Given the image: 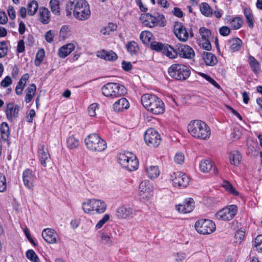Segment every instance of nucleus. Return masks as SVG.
Segmentation results:
<instances>
[{
  "mask_svg": "<svg viewBox=\"0 0 262 262\" xmlns=\"http://www.w3.org/2000/svg\"><path fill=\"white\" fill-rule=\"evenodd\" d=\"M66 15L70 16L73 13L74 17L79 20H85L91 16V10L88 2L84 0H69L66 7Z\"/></svg>",
  "mask_w": 262,
  "mask_h": 262,
  "instance_id": "f257e3e1",
  "label": "nucleus"
},
{
  "mask_svg": "<svg viewBox=\"0 0 262 262\" xmlns=\"http://www.w3.org/2000/svg\"><path fill=\"white\" fill-rule=\"evenodd\" d=\"M141 101L144 107L154 114H161L164 111V103L155 95L145 94L141 97Z\"/></svg>",
  "mask_w": 262,
  "mask_h": 262,
  "instance_id": "f03ea898",
  "label": "nucleus"
},
{
  "mask_svg": "<svg viewBox=\"0 0 262 262\" xmlns=\"http://www.w3.org/2000/svg\"><path fill=\"white\" fill-rule=\"evenodd\" d=\"M187 129L192 137L201 140H207L211 135L209 127L199 120L191 121L188 125Z\"/></svg>",
  "mask_w": 262,
  "mask_h": 262,
  "instance_id": "7ed1b4c3",
  "label": "nucleus"
},
{
  "mask_svg": "<svg viewBox=\"0 0 262 262\" xmlns=\"http://www.w3.org/2000/svg\"><path fill=\"white\" fill-rule=\"evenodd\" d=\"M102 94L111 99L121 97L127 93L126 88L121 84L115 82H108L101 89Z\"/></svg>",
  "mask_w": 262,
  "mask_h": 262,
  "instance_id": "20e7f679",
  "label": "nucleus"
},
{
  "mask_svg": "<svg viewBox=\"0 0 262 262\" xmlns=\"http://www.w3.org/2000/svg\"><path fill=\"white\" fill-rule=\"evenodd\" d=\"M106 209V204L100 200L91 199L82 203L83 210L89 214H101Z\"/></svg>",
  "mask_w": 262,
  "mask_h": 262,
  "instance_id": "39448f33",
  "label": "nucleus"
},
{
  "mask_svg": "<svg viewBox=\"0 0 262 262\" xmlns=\"http://www.w3.org/2000/svg\"><path fill=\"white\" fill-rule=\"evenodd\" d=\"M169 75L176 79L184 80L187 79L190 74L189 68L181 64H173L168 69Z\"/></svg>",
  "mask_w": 262,
  "mask_h": 262,
  "instance_id": "423d86ee",
  "label": "nucleus"
},
{
  "mask_svg": "<svg viewBox=\"0 0 262 262\" xmlns=\"http://www.w3.org/2000/svg\"><path fill=\"white\" fill-rule=\"evenodd\" d=\"M85 143L87 148L95 151H102L106 147V143L97 134H90L85 139Z\"/></svg>",
  "mask_w": 262,
  "mask_h": 262,
  "instance_id": "0eeeda50",
  "label": "nucleus"
},
{
  "mask_svg": "<svg viewBox=\"0 0 262 262\" xmlns=\"http://www.w3.org/2000/svg\"><path fill=\"white\" fill-rule=\"evenodd\" d=\"M118 161L123 168L130 171L136 170L138 167V161L131 153L120 154Z\"/></svg>",
  "mask_w": 262,
  "mask_h": 262,
  "instance_id": "6e6552de",
  "label": "nucleus"
},
{
  "mask_svg": "<svg viewBox=\"0 0 262 262\" xmlns=\"http://www.w3.org/2000/svg\"><path fill=\"white\" fill-rule=\"evenodd\" d=\"M195 228L200 233L209 234L212 233L216 228L214 222L209 220H200L196 222Z\"/></svg>",
  "mask_w": 262,
  "mask_h": 262,
  "instance_id": "1a4fd4ad",
  "label": "nucleus"
},
{
  "mask_svg": "<svg viewBox=\"0 0 262 262\" xmlns=\"http://www.w3.org/2000/svg\"><path fill=\"white\" fill-rule=\"evenodd\" d=\"M237 210V207L236 205H229L217 212L215 214V217L219 220H231L236 214Z\"/></svg>",
  "mask_w": 262,
  "mask_h": 262,
  "instance_id": "9d476101",
  "label": "nucleus"
},
{
  "mask_svg": "<svg viewBox=\"0 0 262 262\" xmlns=\"http://www.w3.org/2000/svg\"><path fill=\"white\" fill-rule=\"evenodd\" d=\"M144 140L148 146L157 147L161 143V137L156 130L149 128L145 133Z\"/></svg>",
  "mask_w": 262,
  "mask_h": 262,
  "instance_id": "9b49d317",
  "label": "nucleus"
},
{
  "mask_svg": "<svg viewBox=\"0 0 262 262\" xmlns=\"http://www.w3.org/2000/svg\"><path fill=\"white\" fill-rule=\"evenodd\" d=\"M170 179L175 186L186 187L189 182V177L185 174L180 171L173 172L170 176Z\"/></svg>",
  "mask_w": 262,
  "mask_h": 262,
  "instance_id": "f8f14e48",
  "label": "nucleus"
},
{
  "mask_svg": "<svg viewBox=\"0 0 262 262\" xmlns=\"http://www.w3.org/2000/svg\"><path fill=\"white\" fill-rule=\"evenodd\" d=\"M135 214L136 210L128 206H120L116 211V216L121 219H131Z\"/></svg>",
  "mask_w": 262,
  "mask_h": 262,
  "instance_id": "ddd939ff",
  "label": "nucleus"
},
{
  "mask_svg": "<svg viewBox=\"0 0 262 262\" xmlns=\"http://www.w3.org/2000/svg\"><path fill=\"white\" fill-rule=\"evenodd\" d=\"M178 55L187 59H192L195 55L193 50L189 46L184 44L177 45Z\"/></svg>",
  "mask_w": 262,
  "mask_h": 262,
  "instance_id": "4468645a",
  "label": "nucleus"
},
{
  "mask_svg": "<svg viewBox=\"0 0 262 262\" xmlns=\"http://www.w3.org/2000/svg\"><path fill=\"white\" fill-rule=\"evenodd\" d=\"M19 110V106L17 104L14 103H7L5 111L7 119L11 122L15 120L18 117Z\"/></svg>",
  "mask_w": 262,
  "mask_h": 262,
  "instance_id": "2eb2a0df",
  "label": "nucleus"
},
{
  "mask_svg": "<svg viewBox=\"0 0 262 262\" xmlns=\"http://www.w3.org/2000/svg\"><path fill=\"white\" fill-rule=\"evenodd\" d=\"M174 33L178 39L185 42L189 37V34L185 27L181 23H177L174 26Z\"/></svg>",
  "mask_w": 262,
  "mask_h": 262,
  "instance_id": "dca6fc26",
  "label": "nucleus"
},
{
  "mask_svg": "<svg viewBox=\"0 0 262 262\" xmlns=\"http://www.w3.org/2000/svg\"><path fill=\"white\" fill-rule=\"evenodd\" d=\"M139 189L141 199L147 200L152 196L151 187L149 181L145 180L142 181L140 185Z\"/></svg>",
  "mask_w": 262,
  "mask_h": 262,
  "instance_id": "f3484780",
  "label": "nucleus"
},
{
  "mask_svg": "<svg viewBox=\"0 0 262 262\" xmlns=\"http://www.w3.org/2000/svg\"><path fill=\"white\" fill-rule=\"evenodd\" d=\"M177 210L182 213H188L191 212L194 207L193 199L189 198L186 199L182 204L176 206Z\"/></svg>",
  "mask_w": 262,
  "mask_h": 262,
  "instance_id": "a211bd4d",
  "label": "nucleus"
},
{
  "mask_svg": "<svg viewBox=\"0 0 262 262\" xmlns=\"http://www.w3.org/2000/svg\"><path fill=\"white\" fill-rule=\"evenodd\" d=\"M38 155L41 165L46 167L47 163L50 161L51 158L48 149L44 145H40L39 147Z\"/></svg>",
  "mask_w": 262,
  "mask_h": 262,
  "instance_id": "6ab92c4d",
  "label": "nucleus"
},
{
  "mask_svg": "<svg viewBox=\"0 0 262 262\" xmlns=\"http://www.w3.org/2000/svg\"><path fill=\"white\" fill-rule=\"evenodd\" d=\"M42 236L49 244H54L57 242V233L52 229H45L42 232Z\"/></svg>",
  "mask_w": 262,
  "mask_h": 262,
  "instance_id": "aec40b11",
  "label": "nucleus"
},
{
  "mask_svg": "<svg viewBox=\"0 0 262 262\" xmlns=\"http://www.w3.org/2000/svg\"><path fill=\"white\" fill-rule=\"evenodd\" d=\"M23 179L25 186L29 189L32 190L34 186V177L32 170L29 169L25 170L23 174Z\"/></svg>",
  "mask_w": 262,
  "mask_h": 262,
  "instance_id": "412c9836",
  "label": "nucleus"
},
{
  "mask_svg": "<svg viewBox=\"0 0 262 262\" xmlns=\"http://www.w3.org/2000/svg\"><path fill=\"white\" fill-rule=\"evenodd\" d=\"M129 106V102L125 98H121L113 104L114 111L118 112L127 109Z\"/></svg>",
  "mask_w": 262,
  "mask_h": 262,
  "instance_id": "4be33fe9",
  "label": "nucleus"
},
{
  "mask_svg": "<svg viewBox=\"0 0 262 262\" xmlns=\"http://www.w3.org/2000/svg\"><path fill=\"white\" fill-rule=\"evenodd\" d=\"M39 20L43 24H48L50 21V12L45 7L39 9Z\"/></svg>",
  "mask_w": 262,
  "mask_h": 262,
  "instance_id": "5701e85b",
  "label": "nucleus"
},
{
  "mask_svg": "<svg viewBox=\"0 0 262 262\" xmlns=\"http://www.w3.org/2000/svg\"><path fill=\"white\" fill-rule=\"evenodd\" d=\"M202 57L206 65L213 66L217 62L216 57L211 53L203 52Z\"/></svg>",
  "mask_w": 262,
  "mask_h": 262,
  "instance_id": "b1692460",
  "label": "nucleus"
},
{
  "mask_svg": "<svg viewBox=\"0 0 262 262\" xmlns=\"http://www.w3.org/2000/svg\"><path fill=\"white\" fill-rule=\"evenodd\" d=\"M97 56L106 60H114L117 58V54L112 51H106L103 50L98 51L97 53Z\"/></svg>",
  "mask_w": 262,
  "mask_h": 262,
  "instance_id": "393cba45",
  "label": "nucleus"
},
{
  "mask_svg": "<svg viewBox=\"0 0 262 262\" xmlns=\"http://www.w3.org/2000/svg\"><path fill=\"white\" fill-rule=\"evenodd\" d=\"M75 49L73 43H69L61 47L58 51V55L60 58H65L68 56Z\"/></svg>",
  "mask_w": 262,
  "mask_h": 262,
  "instance_id": "a878e982",
  "label": "nucleus"
},
{
  "mask_svg": "<svg viewBox=\"0 0 262 262\" xmlns=\"http://www.w3.org/2000/svg\"><path fill=\"white\" fill-rule=\"evenodd\" d=\"M141 19L145 25L149 27H154L156 26V18L155 15H152L149 13L142 15Z\"/></svg>",
  "mask_w": 262,
  "mask_h": 262,
  "instance_id": "bb28decb",
  "label": "nucleus"
},
{
  "mask_svg": "<svg viewBox=\"0 0 262 262\" xmlns=\"http://www.w3.org/2000/svg\"><path fill=\"white\" fill-rule=\"evenodd\" d=\"M36 87L35 84H32L28 87L26 91V95L25 97V101L27 103H29L35 94Z\"/></svg>",
  "mask_w": 262,
  "mask_h": 262,
  "instance_id": "cd10ccee",
  "label": "nucleus"
},
{
  "mask_svg": "<svg viewBox=\"0 0 262 262\" xmlns=\"http://www.w3.org/2000/svg\"><path fill=\"white\" fill-rule=\"evenodd\" d=\"M241 156L237 150H233L230 152L229 159L231 164L237 166L241 161Z\"/></svg>",
  "mask_w": 262,
  "mask_h": 262,
  "instance_id": "c85d7f7f",
  "label": "nucleus"
},
{
  "mask_svg": "<svg viewBox=\"0 0 262 262\" xmlns=\"http://www.w3.org/2000/svg\"><path fill=\"white\" fill-rule=\"evenodd\" d=\"M163 54L169 58H175L178 56V50L168 45H166Z\"/></svg>",
  "mask_w": 262,
  "mask_h": 262,
  "instance_id": "c756f323",
  "label": "nucleus"
},
{
  "mask_svg": "<svg viewBox=\"0 0 262 262\" xmlns=\"http://www.w3.org/2000/svg\"><path fill=\"white\" fill-rule=\"evenodd\" d=\"M212 168V163L209 160H202L200 163V169L203 172H208Z\"/></svg>",
  "mask_w": 262,
  "mask_h": 262,
  "instance_id": "7c9ffc66",
  "label": "nucleus"
},
{
  "mask_svg": "<svg viewBox=\"0 0 262 262\" xmlns=\"http://www.w3.org/2000/svg\"><path fill=\"white\" fill-rule=\"evenodd\" d=\"M229 44L231 52H234L239 50L242 45V41L238 38H233L229 41Z\"/></svg>",
  "mask_w": 262,
  "mask_h": 262,
  "instance_id": "2f4dec72",
  "label": "nucleus"
},
{
  "mask_svg": "<svg viewBox=\"0 0 262 262\" xmlns=\"http://www.w3.org/2000/svg\"><path fill=\"white\" fill-rule=\"evenodd\" d=\"M200 10L202 14L206 17H210L213 13L211 8L206 3H202L200 4Z\"/></svg>",
  "mask_w": 262,
  "mask_h": 262,
  "instance_id": "473e14b6",
  "label": "nucleus"
},
{
  "mask_svg": "<svg viewBox=\"0 0 262 262\" xmlns=\"http://www.w3.org/2000/svg\"><path fill=\"white\" fill-rule=\"evenodd\" d=\"M50 9L55 15L60 14V3L59 0H51L49 3Z\"/></svg>",
  "mask_w": 262,
  "mask_h": 262,
  "instance_id": "72a5a7b5",
  "label": "nucleus"
},
{
  "mask_svg": "<svg viewBox=\"0 0 262 262\" xmlns=\"http://www.w3.org/2000/svg\"><path fill=\"white\" fill-rule=\"evenodd\" d=\"M146 172L148 177L151 179L157 178L160 173L158 167L155 166H150L147 168Z\"/></svg>",
  "mask_w": 262,
  "mask_h": 262,
  "instance_id": "f704fd0d",
  "label": "nucleus"
},
{
  "mask_svg": "<svg viewBox=\"0 0 262 262\" xmlns=\"http://www.w3.org/2000/svg\"><path fill=\"white\" fill-rule=\"evenodd\" d=\"M38 8V5L37 2L33 0L31 1L28 4L27 7L28 13L29 15H34Z\"/></svg>",
  "mask_w": 262,
  "mask_h": 262,
  "instance_id": "c9c22d12",
  "label": "nucleus"
},
{
  "mask_svg": "<svg viewBox=\"0 0 262 262\" xmlns=\"http://www.w3.org/2000/svg\"><path fill=\"white\" fill-rule=\"evenodd\" d=\"M152 34L149 31H143L140 35V39L143 43L148 44L151 42Z\"/></svg>",
  "mask_w": 262,
  "mask_h": 262,
  "instance_id": "e433bc0d",
  "label": "nucleus"
},
{
  "mask_svg": "<svg viewBox=\"0 0 262 262\" xmlns=\"http://www.w3.org/2000/svg\"><path fill=\"white\" fill-rule=\"evenodd\" d=\"M223 187L230 193L234 195H238V192L235 190L233 185L228 181H225L222 184Z\"/></svg>",
  "mask_w": 262,
  "mask_h": 262,
  "instance_id": "4c0bfd02",
  "label": "nucleus"
},
{
  "mask_svg": "<svg viewBox=\"0 0 262 262\" xmlns=\"http://www.w3.org/2000/svg\"><path fill=\"white\" fill-rule=\"evenodd\" d=\"M67 145L69 148L74 149L77 148L79 145L78 140L76 139L74 136H72L67 139Z\"/></svg>",
  "mask_w": 262,
  "mask_h": 262,
  "instance_id": "58836bf2",
  "label": "nucleus"
},
{
  "mask_svg": "<svg viewBox=\"0 0 262 262\" xmlns=\"http://www.w3.org/2000/svg\"><path fill=\"white\" fill-rule=\"evenodd\" d=\"M1 132L2 138L6 140L9 136V128L8 124L6 122H3L1 126Z\"/></svg>",
  "mask_w": 262,
  "mask_h": 262,
  "instance_id": "ea45409f",
  "label": "nucleus"
},
{
  "mask_svg": "<svg viewBox=\"0 0 262 262\" xmlns=\"http://www.w3.org/2000/svg\"><path fill=\"white\" fill-rule=\"evenodd\" d=\"M156 26L159 25L161 27H164L166 24V20L164 16L160 13H157L155 14Z\"/></svg>",
  "mask_w": 262,
  "mask_h": 262,
  "instance_id": "a19ab883",
  "label": "nucleus"
},
{
  "mask_svg": "<svg viewBox=\"0 0 262 262\" xmlns=\"http://www.w3.org/2000/svg\"><path fill=\"white\" fill-rule=\"evenodd\" d=\"M165 44L161 42L153 41L150 43L151 49L153 50H155L157 52H162L163 53L165 47Z\"/></svg>",
  "mask_w": 262,
  "mask_h": 262,
  "instance_id": "79ce46f5",
  "label": "nucleus"
},
{
  "mask_svg": "<svg viewBox=\"0 0 262 262\" xmlns=\"http://www.w3.org/2000/svg\"><path fill=\"white\" fill-rule=\"evenodd\" d=\"M126 48L128 52H129L131 54H134L137 52L138 50V46L136 42L134 41H130L126 45Z\"/></svg>",
  "mask_w": 262,
  "mask_h": 262,
  "instance_id": "37998d69",
  "label": "nucleus"
},
{
  "mask_svg": "<svg viewBox=\"0 0 262 262\" xmlns=\"http://www.w3.org/2000/svg\"><path fill=\"white\" fill-rule=\"evenodd\" d=\"M250 64L255 74H257L260 71V66L258 62L253 57H250Z\"/></svg>",
  "mask_w": 262,
  "mask_h": 262,
  "instance_id": "c03bdc74",
  "label": "nucleus"
},
{
  "mask_svg": "<svg viewBox=\"0 0 262 262\" xmlns=\"http://www.w3.org/2000/svg\"><path fill=\"white\" fill-rule=\"evenodd\" d=\"M199 33L203 40L209 39V37L211 34L210 31L205 27H201L199 29Z\"/></svg>",
  "mask_w": 262,
  "mask_h": 262,
  "instance_id": "a18cd8bd",
  "label": "nucleus"
},
{
  "mask_svg": "<svg viewBox=\"0 0 262 262\" xmlns=\"http://www.w3.org/2000/svg\"><path fill=\"white\" fill-rule=\"evenodd\" d=\"M199 75L202 76L203 78L205 79L207 81H208L209 82L211 83L213 86H214L215 88H216L218 89H221V86L220 85L213 79H212L210 76L203 73H199Z\"/></svg>",
  "mask_w": 262,
  "mask_h": 262,
  "instance_id": "49530a36",
  "label": "nucleus"
},
{
  "mask_svg": "<svg viewBox=\"0 0 262 262\" xmlns=\"http://www.w3.org/2000/svg\"><path fill=\"white\" fill-rule=\"evenodd\" d=\"M45 57V51L43 49L39 50L36 54L34 61L35 66H38L43 60Z\"/></svg>",
  "mask_w": 262,
  "mask_h": 262,
  "instance_id": "de8ad7c7",
  "label": "nucleus"
},
{
  "mask_svg": "<svg viewBox=\"0 0 262 262\" xmlns=\"http://www.w3.org/2000/svg\"><path fill=\"white\" fill-rule=\"evenodd\" d=\"M244 14L247 23L249 27L253 28V16L251 12V11L249 9H245L244 10Z\"/></svg>",
  "mask_w": 262,
  "mask_h": 262,
  "instance_id": "09e8293b",
  "label": "nucleus"
},
{
  "mask_svg": "<svg viewBox=\"0 0 262 262\" xmlns=\"http://www.w3.org/2000/svg\"><path fill=\"white\" fill-rule=\"evenodd\" d=\"M27 257L33 262H38V257L33 250H29L26 252Z\"/></svg>",
  "mask_w": 262,
  "mask_h": 262,
  "instance_id": "8fccbe9b",
  "label": "nucleus"
},
{
  "mask_svg": "<svg viewBox=\"0 0 262 262\" xmlns=\"http://www.w3.org/2000/svg\"><path fill=\"white\" fill-rule=\"evenodd\" d=\"M110 215L108 214H105L96 225V229H99L101 228L102 227V226L110 220Z\"/></svg>",
  "mask_w": 262,
  "mask_h": 262,
  "instance_id": "3c124183",
  "label": "nucleus"
},
{
  "mask_svg": "<svg viewBox=\"0 0 262 262\" xmlns=\"http://www.w3.org/2000/svg\"><path fill=\"white\" fill-rule=\"evenodd\" d=\"M8 52V47L5 41L0 42V58L5 57Z\"/></svg>",
  "mask_w": 262,
  "mask_h": 262,
  "instance_id": "603ef678",
  "label": "nucleus"
},
{
  "mask_svg": "<svg viewBox=\"0 0 262 262\" xmlns=\"http://www.w3.org/2000/svg\"><path fill=\"white\" fill-rule=\"evenodd\" d=\"M254 246L257 251L262 252V235H259L256 237Z\"/></svg>",
  "mask_w": 262,
  "mask_h": 262,
  "instance_id": "864d4df0",
  "label": "nucleus"
},
{
  "mask_svg": "<svg viewBox=\"0 0 262 262\" xmlns=\"http://www.w3.org/2000/svg\"><path fill=\"white\" fill-rule=\"evenodd\" d=\"M185 159L184 154L181 152L176 153L174 157V162L178 164H182L183 163Z\"/></svg>",
  "mask_w": 262,
  "mask_h": 262,
  "instance_id": "5fc2aeb1",
  "label": "nucleus"
},
{
  "mask_svg": "<svg viewBox=\"0 0 262 262\" xmlns=\"http://www.w3.org/2000/svg\"><path fill=\"white\" fill-rule=\"evenodd\" d=\"M232 26L235 29H238L243 24L242 19L239 17H236L231 23Z\"/></svg>",
  "mask_w": 262,
  "mask_h": 262,
  "instance_id": "6e6d98bb",
  "label": "nucleus"
},
{
  "mask_svg": "<svg viewBox=\"0 0 262 262\" xmlns=\"http://www.w3.org/2000/svg\"><path fill=\"white\" fill-rule=\"evenodd\" d=\"M7 188L6 180L5 176L0 173V192H4Z\"/></svg>",
  "mask_w": 262,
  "mask_h": 262,
  "instance_id": "4d7b16f0",
  "label": "nucleus"
},
{
  "mask_svg": "<svg viewBox=\"0 0 262 262\" xmlns=\"http://www.w3.org/2000/svg\"><path fill=\"white\" fill-rule=\"evenodd\" d=\"M253 145L250 144L248 145L249 152L252 155L256 156L258 155L259 152L258 151V146L256 143H253Z\"/></svg>",
  "mask_w": 262,
  "mask_h": 262,
  "instance_id": "13d9d810",
  "label": "nucleus"
},
{
  "mask_svg": "<svg viewBox=\"0 0 262 262\" xmlns=\"http://www.w3.org/2000/svg\"><path fill=\"white\" fill-rule=\"evenodd\" d=\"M69 31V29L68 26H62L60 30V33H59L60 37L63 39H65L68 36Z\"/></svg>",
  "mask_w": 262,
  "mask_h": 262,
  "instance_id": "bf43d9fd",
  "label": "nucleus"
},
{
  "mask_svg": "<svg viewBox=\"0 0 262 262\" xmlns=\"http://www.w3.org/2000/svg\"><path fill=\"white\" fill-rule=\"evenodd\" d=\"M101 241L105 244L112 245L113 244V242L111 240L110 236L105 233L102 232L101 233Z\"/></svg>",
  "mask_w": 262,
  "mask_h": 262,
  "instance_id": "052dcab7",
  "label": "nucleus"
},
{
  "mask_svg": "<svg viewBox=\"0 0 262 262\" xmlns=\"http://www.w3.org/2000/svg\"><path fill=\"white\" fill-rule=\"evenodd\" d=\"M98 106L97 103H93L89 107L88 112L90 116L94 117L96 115V110L98 108Z\"/></svg>",
  "mask_w": 262,
  "mask_h": 262,
  "instance_id": "680f3d73",
  "label": "nucleus"
},
{
  "mask_svg": "<svg viewBox=\"0 0 262 262\" xmlns=\"http://www.w3.org/2000/svg\"><path fill=\"white\" fill-rule=\"evenodd\" d=\"M54 36L55 31L53 30H50L46 33L45 37L47 42H52L53 41V38Z\"/></svg>",
  "mask_w": 262,
  "mask_h": 262,
  "instance_id": "e2e57ef3",
  "label": "nucleus"
},
{
  "mask_svg": "<svg viewBox=\"0 0 262 262\" xmlns=\"http://www.w3.org/2000/svg\"><path fill=\"white\" fill-rule=\"evenodd\" d=\"M241 136V132L239 128H234L233 129V132L231 133V136L233 138V140L235 141L238 139Z\"/></svg>",
  "mask_w": 262,
  "mask_h": 262,
  "instance_id": "0e129e2a",
  "label": "nucleus"
},
{
  "mask_svg": "<svg viewBox=\"0 0 262 262\" xmlns=\"http://www.w3.org/2000/svg\"><path fill=\"white\" fill-rule=\"evenodd\" d=\"M12 83V80L10 76H6L1 82V85L4 88H7Z\"/></svg>",
  "mask_w": 262,
  "mask_h": 262,
  "instance_id": "69168bd1",
  "label": "nucleus"
},
{
  "mask_svg": "<svg viewBox=\"0 0 262 262\" xmlns=\"http://www.w3.org/2000/svg\"><path fill=\"white\" fill-rule=\"evenodd\" d=\"M245 236V233L242 230H238L235 234V238L236 240V242L241 243V241L243 239Z\"/></svg>",
  "mask_w": 262,
  "mask_h": 262,
  "instance_id": "338daca9",
  "label": "nucleus"
},
{
  "mask_svg": "<svg viewBox=\"0 0 262 262\" xmlns=\"http://www.w3.org/2000/svg\"><path fill=\"white\" fill-rule=\"evenodd\" d=\"M219 32L222 36H227L230 33V30L228 27L223 26L220 29Z\"/></svg>",
  "mask_w": 262,
  "mask_h": 262,
  "instance_id": "774afa93",
  "label": "nucleus"
}]
</instances>
